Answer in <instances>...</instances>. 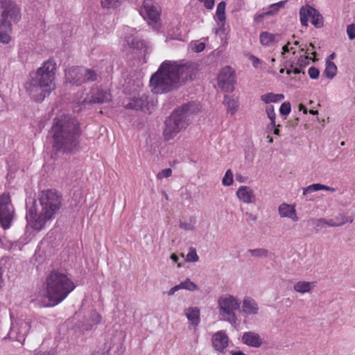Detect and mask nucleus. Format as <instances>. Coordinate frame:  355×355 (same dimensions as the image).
Wrapping results in <instances>:
<instances>
[{
  "mask_svg": "<svg viewBox=\"0 0 355 355\" xmlns=\"http://www.w3.org/2000/svg\"><path fill=\"white\" fill-rule=\"evenodd\" d=\"M197 71L198 64L194 62L185 60H165L151 76L149 87L153 94H166L192 80Z\"/></svg>",
  "mask_w": 355,
  "mask_h": 355,
  "instance_id": "f257e3e1",
  "label": "nucleus"
},
{
  "mask_svg": "<svg viewBox=\"0 0 355 355\" xmlns=\"http://www.w3.org/2000/svg\"><path fill=\"white\" fill-rule=\"evenodd\" d=\"M53 146L57 150L71 153L78 150L80 130L78 120L61 113L53 120L51 128Z\"/></svg>",
  "mask_w": 355,
  "mask_h": 355,
  "instance_id": "f03ea898",
  "label": "nucleus"
},
{
  "mask_svg": "<svg viewBox=\"0 0 355 355\" xmlns=\"http://www.w3.org/2000/svg\"><path fill=\"white\" fill-rule=\"evenodd\" d=\"M57 68L55 60L50 58L43 62L36 71L30 73L26 89L35 101H43L55 89Z\"/></svg>",
  "mask_w": 355,
  "mask_h": 355,
  "instance_id": "7ed1b4c3",
  "label": "nucleus"
},
{
  "mask_svg": "<svg viewBox=\"0 0 355 355\" xmlns=\"http://www.w3.org/2000/svg\"><path fill=\"white\" fill-rule=\"evenodd\" d=\"M60 199L57 192L48 189L43 191L39 197V203L34 202L27 207L26 220L28 227L41 230L60 209Z\"/></svg>",
  "mask_w": 355,
  "mask_h": 355,
  "instance_id": "20e7f679",
  "label": "nucleus"
},
{
  "mask_svg": "<svg viewBox=\"0 0 355 355\" xmlns=\"http://www.w3.org/2000/svg\"><path fill=\"white\" fill-rule=\"evenodd\" d=\"M75 288L67 275L53 270L46 275L44 287L38 291V296L47 299L49 306H55L62 302Z\"/></svg>",
  "mask_w": 355,
  "mask_h": 355,
  "instance_id": "39448f33",
  "label": "nucleus"
},
{
  "mask_svg": "<svg viewBox=\"0 0 355 355\" xmlns=\"http://www.w3.org/2000/svg\"><path fill=\"white\" fill-rule=\"evenodd\" d=\"M21 19L20 6L14 0H0V42L8 44L11 41L12 26Z\"/></svg>",
  "mask_w": 355,
  "mask_h": 355,
  "instance_id": "423d86ee",
  "label": "nucleus"
},
{
  "mask_svg": "<svg viewBox=\"0 0 355 355\" xmlns=\"http://www.w3.org/2000/svg\"><path fill=\"white\" fill-rule=\"evenodd\" d=\"M198 111L199 107L194 103L184 104L174 110L165 121V128L163 131L164 139H173L179 132L185 130L189 125V116Z\"/></svg>",
  "mask_w": 355,
  "mask_h": 355,
  "instance_id": "0eeeda50",
  "label": "nucleus"
},
{
  "mask_svg": "<svg viewBox=\"0 0 355 355\" xmlns=\"http://www.w3.org/2000/svg\"><path fill=\"white\" fill-rule=\"evenodd\" d=\"M240 307V299L233 294H223L217 300V309L220 320L234 327L239 322L237 312Z\"/></svg>",
  "mask_w": 355,
  "mask_h": 355,
  "instance_id": "6e6552de",
  "label": "nucleus"
},
{
  "mask_svg": "<svg viewBox=\"0 0 355 355\" xmlns=\"http://www.w3.org/2000/svg\"><path fill=\"white\" fill-rule=\"evenodd\" d=\"M65 76L69 83L76 85L96 79V74L94 71L78 67L70 68L66 71Z\"/></svg>",
  "mask_w": 355,
  "mask_h": 355,
  "instance_id": "1a4fd4ad",
  "label": "nucleus"
},
{
  "mask_svg": "<svg viewBox=\"0 0 355 355\" xmlns=\"http://www.w3.org/2000/svg\"><path fill=\"white\" fill-rule=\"evenodd\" d=\"M31 329V320L29 319L19 320L15 322H12V326L7 336L4 337L3 340L10 338L14 340L18 341L23 345L26 336L28 335Z\"/></svg>",
  "mask_w": 355,
  "mask_h": 355,
  "instance_id": "9d476101",
  "label": "nucleus"
},
{
  "mask_svg": "<svg viewBox=\"0 0 355 355\" xmlns=\"http://www.w3.org/2000/svg\"><path fill=\"white\" fill-rule=\"evenodd\" d=\"M110 99L111 95L107 91L98 87L93 88L85 97L82 96L78 99L77 103L81 105L78 111L82 110L83 107L86 108L87 105L92 103H103L108 102Z\"/></svg>",
  "mask_w": 355,
  "mask_h": 355,
  "instance_id": "9b49d317",
  "label": "nucleus"
},
{
  "mask_svg": "<svg viewBox=\"0 0 355 355\" xmlns=\"http://www.w3.org/2000/svg\"><path fill=\"white\" fill-rule=\"evenodd\" d=\"M139 13L143 18L153 28L159 26V10L152 0H144L139 8Z\"/></svg>",
  "mask_w": 355,
  "mask_h": 355,
  "instance_id": "f8f14e48",
  "label": "nucleus"
},
{
  "mask_svg": "<svg viewBox=\"0 0 355 355\" xmlns=\"http://www.w3.org/2000/svg\"><path fill=\"white\" fill-rule=\"evenodd\" d=\"M14 209L8 195L0 196V224L3 229H8L13 218Z\"/></svg>",
  "mask_w": 355,
  "mask_h": 355,
  "instance_id": "ddd939ff",
  "label": "nucleus"
},
{
  "mask_svg": "<svg viewBox=\"0 0 355 355\" xmlns=\"http://www.w3.org/2000/svg\"><path fill=\"white\" fill-rule=\"evenodd\" d=\"M121 37L124 42L131 49L142 50L146 47V42L139 37L135 28L124 26L121 30Z\"/></svg>",
  "mask_w": 355,
  "mask_h": 355,
  "instance_id": "4468645a",
  "label": "nucleus"
},
{
  "mask_svg": "<svg viewBox=\"0 0 355 355\" xmlns=\"http://www.w3.org/2000/svg\"><path fill=\"white\" fill-rule=\"evenodd\" d=\"M218 85L225 92H232L234 90L236 78L234 71L230 67L223 68L218 75Z\"/></svg>",
  "mask_w": 355,
  "mask_h": 355,
  "instance_id": "2eb2a0df",
  "label": "nucleus"
},
{
  "mask_svg": "<svg viewBox=\"0 0 355 355\" xmlns=\"http://www.w3.org/2000/svg\"><path fill=\"white\" fill-rule=\"evenodd\" d=\"M157 101L149 100L148 96L143 94L139 98H133L130 103L125 105V107L129 110H141L144 112L150 113L154 107L156 106Z\"/></svg>",
  "mask_w": 355,
  "mask_h": 355,
  "instance_id": "dca6fc26",
  "label": "nucleus"
},
{
  "mask_svg": "<svg viewBox=\"0 0 355 355\" xmlns=\"http://www.w3.org/2000/svg\"><path fill=\"white\" fill-rule=\"evenodd\" d=\"M240 313L245 318L258 315L259 306L257 302L251 297L246 296L241 301Z\"/></svg>",
  "mask_w": 355,
  "mask_h": 355,
  "instance_id": "f3484780",
  "label": "nucleus"
},
{
  "mask_svg": "<svg viewBox=\"0 0 355 355\" xmlns=\"http://www.w3.org/2000/svg\"><path fill=\"white\" fill-rule=\"evenodd\" d=\"M125 335L123 332H117L110 338V341L106 343L107 352L103 355H120L123 350V344Z\"/></svg>",
  "mask_w": 355,
  "mask_h": 355,
  "instance_id": "a211bd4d",
  "label": "nucleus"
},
{
  "mask_svg": "<svg viewBox=\"0 0 355 355\" xmlns=\"http://www.w3.org/2000/svg\"><path fill=\"white\" fill-rule=\"evenodd\" d=\"M211 343L214 349L220 353H225L229 345L230 338L225 331L216 332L211 338Z\"/></svg>",
  "mask_w": 355,
  "mask_h": 355,
  "instance_id": "6ab92c4d",
  "label": "nucleus"
},
{
  "mask_svg": "<svg viewBox=\"0 0 355 355\" xmlns=\"http://www.w3.org/2000/svg\"><path fill=\"white\" fill-rule=\"evenodd\" d=\"M242 343L250 347L259 348L263 344V340L261 335L253 331H245L241 337Z\"/></svg>",
  "mask_w": 355,
  "mask_h": 355,
  "instance_id": "aec40b11",
  "label": "nucleus"
},
{
  "mask_svg": "<svg viewBox=\"0 0 355 355\" xmlns=\"http://www.w3.org/2000/svg\"><path fill=\"white\" fill-rule=\"evenodd\" d=\"M239 200L245 204H252L256 201L254 191L248 186H241L236 192Z\"/></svg>",
  "mask_w": 355,
  "mask_h": 355,
  "instance_id": "412c9836",
  "label": "nucleus"
},
{
  "mask_svg": "<svg viewBox=\"0 0 355 355\" xmlns=\"http://www.w3.org/2000/svg\"><path fill=\"white\" fill-rule=\"evenodd\" d=\"M299 57L295 64H292L291 68L287 69V73H291L295 74H299L302 71V68L309 64L311 58L308 55L304 54V49L301 48L299 52Z\"/></svg>",
  "mask_w": 355,
  "mask_h": 355,
  "instance_id": "4be33fe9",
  "label": "nucleus"
},
{
  "mask_svg": "<svg viewBox=\"0 0 355 355\" xmlns=\"http://www.w3.org/2000/svg\"><path fill=\"white\" fill-rule=\"evenodd\" d=\"M279 215L281 218H288L294 222L299 220L295 206L293 205L282 203L278 207Z\"/></svg>",
  "mask_w": 355,
  "mask_h": 355,
  "instance_id": "5701e85b",
  "label": "nucleus"
},
{
  "mask_svg": "<svg viewBox=\"0 0 355 355\" xmlns=\"http://www.w3.org/2000/svg\"><path fill=\"white\" fill-rule=\"evenodd\" d=\"M282 39L281 35L274 34L268 31L261 33L260 43L265 46H271L278 43Z\"/></svg>",
  "mask_w": 355,
  "mask_h": 355,
  "instance_id": "b1692460",
  "label": "nucleus"
},
{
  "mask_svg": "<svg viewBox=\"0 0 355 355\" xmlns=\"http://www.w3.org/2000/svg\"><path fill=\"white\" fill-rule=\"evenodd\" d=\"M184 289L189 291H195L198 289V286L193 282L189 278H187L183 282H181L179 284L172 287L168 292V295H173L175 292L179 290Z\"/></svg>",
  "mask_w": 355,
  "mask_h": 355,
  "instance_id": "393cba45",
  "label": "nucleus"
},
{
  "mask_svg": "<svg viewBox=\"0 0 355 355\" xmlns=\"http://www.w3.org/2000/svg\"><path fill=\"white\" fill-rule=\"evenodd\" d=\"M184 314L187 316L189 323L194 327H197L200 322V309L197 306H190L184 310Z\"/></svg>",
  "mask_w": 355,
  "mask_h": 355,
  "instance_id": "a878e982",
  "label": "nucleus"
},
{
  "mask_svg": "<svg viewBox=\"0 0 355 355\" xmlns=\"http://www.w3.org/2000/svg\"><path fill=\"white\" fill-rule=\"evenodd\" d=\"M315 286L314 282L300 281L293 286L294 290L301 294L310 293Z\"/></svg>",
  "mask_w": 355,
  "mask_h": 355,
  "instance_id": "bb28decb",
  "label": "nucleus"
},
{
  "mask_svg": "<svg viewBox=\"0 0 355 355\" xmlns=\"http://www.w3.org/2000/svg\"><path fill=\"white\" fill-rule=\"evenodd\" d=\"M223 103L227 107V112L231 115H234L237 112L239 107L237 98L225 96Z\"/></svg>",
  "mask_w": 355,
  "mask_h": 355,
  "instance_id": "cd10ccee",
  "label": "nucleus"
},
{
  "mask_svg": "<svg viewBox=\"0 0 355 355\" xmlns=\"http://www.w3.org/2000/svg\"><path fill=\"white\" fill-rule=\"evenodd\" d=\"M225 7L226 3L225 1L220 2L216 8V15L214 17L215 21L220 26H223L225 21Z\"/></svg>",
  "mask_w": 355,
  "mask_h": 355,
  "instance_id": "c85d7f7f",
  "label": "nucleus"
},
{
  "mask_svg": "<svg viewBox=\"0 0 355 355\" xmlns=\"http://www.w3.org/2000/svg\"><path fill=\"white\" fill-rule=\"evenodd\" d=\"M315 13V8L311 6H306L304 7L302 6L300 10V19L301 24L303 26H308V21L309 19L311 18V15Z\"/></svg>",
  "mask_w": 355,
  "mask_h": 355,
  "instance_id": "c756f323",
  "label": "nucleus"
},
{
  "mask_svg": "<svg viewBox=\"0 0 355 355\" xmlns=\"http://www.w3.org/2000/svg\"><path fill=\"white\" fill-rule=\"evenodd\" d=\"M320 190H324L331 192H334L336 191L334 187H328L321 184H313L304 189L303 195L306 196L312 192L318 191Z\"/></svg>",
  "mask_w": 355,
  "mask_h": 355,
  "instance_id": "7c9ffc66",
  "label": "nucleus"
},
{
  "mask_svg": "<svg viewBox=\"0 0 355 355\" xmlns=\"http://www.w3.org/2000/svg\"><path fill=\"white\" fill-rule=\"evenodd\" d=\"M284 99L282 94L267 93L261 96V100L266 104L277 103Z\"/></svg>",
  "mask_w": 355,
  "mask_h": 355,
  "instance_id": "2f4dec72",
  "label": "nucleus"
},
{
  "mask_svg": "<svg viewBox=\"0 0 355 355\" xmlns=\"http://www.w3.org/2000/svg\"><path fill=\"white\" fill-rule=\"evenodd\" d=\"M101 320L102 317L98 313H97L96 311H92L89 313L88 318H87L85 329H88L89 328H91L92 326L101 322Z\"/></svg>",
  "mask_w": 355,
  "mask_h": 355,
  "instance_id": "473e14b6",
  "label": "nucleus"
},
{
  "mask_svg": "<svg viewBox=\"0 0 355 355\" xmlns=\"http://www.w3.org/2000/svg\"><path fill=\"white\" fill-rule=\"evenodd\" d=\"M266 113L267 114L268 118L269 119L270 123L268 125V128L270 127L272 128H275L277 126L276 124V114L275 112V108L272 105H268L266 107Z\"/></svg>",
  "mask_w": 355,
  "mask_h": 355,
  "instance_id": "72a5a7b5",
  "label": "nucleus"
},
{
  "mask_svg": "<svg viewBox=\"0 0 355 355\" xmlns=\"http://www.w3.org/2000/svg\"><path fill=\"white\" fill-rule=\"evenodd\" d=\"M124 0H101V4L104 9H116L119 7Z\"/></svg>",
  "mask_w": 355,
  "mask_h": 355,
  "instance_id": "f704fd0d",
  "label": "nucleus"
},
{
  "mask_svg": "<svg viewBox=\"0 0 355 355\" xmlns=\"http://www.w3.org/2000/svg\"><path fill=\"white\" fill-rule=\"evenodd\" d=\"M336 71H337V67L336 66V64L332 62H327L326 63V68H325V70H324V74L325 76L330 78V79H332L336 74Z\"/></svg>",
  "mask_w": 355,
  "mask_h": 355,
  "instance_id": "c9c22d12",
  "label": "nucleus"
},
{
  "mask_svg": "<svg viewBox=\"0 0 355 355\" xmlns=\"http://www.w3.org/2000/svg\"><path fill=\"white\" fill-rule=\"evenodd\" d=\"M311 22L314 26L320 28L323 26V17L316 9L315 13L313 12L311 15Z\"/></svg>",
  "mask_w": 355,
  "mask_h": 355,
  "instance_id": "e433bc0d",
  "label": "nucleus"
},
{
  "mask_svg": "<svg viewBox=\"0 0 355 355\" xmlns=\"http://www.w3.org/2000/svg\"><path fill=\"white\" fill-rule=\"evenodd\" d=\"M27 243L28 242L26 241L24 239L21 238L18 241L10 242L9 243L8 250L11 252L21 250L23 246Z\"/></svg>",
  "mask_w": 355,
  "mask_h": 355,
  "instance_id": "4c0bfd02",
  "label": "nucleus"
},
{
  "mask_svg": "<svg viewBox=\"0 0 355 355\" xmlns=\"http://www.w3.org/2000/svg\"><path fill=\"white\" fill-rule=\"evenodd\" d=\"M196 219L190 218L188 220H182L180 223V227L185 230H192L196 225Z\"/></svg>",
  "mask_w": 355,
  "mask_h": 355,
  "instance_id": "58836bf2",
  "label": "nucleus"
},
{
  "mask_svg": "<svg viewBox=\"0 0 355 355\" xmlns=\"http://www.w3.org/2000/svg\"><path fill=\"white\" fill-rule=\"evenodd\" d=\"M234 182V175L231 169H228L222 179V184L225 187H230Z\"/></svg>",
  "mask_w": 355,
  "mask_h": 355,
  "instance_id": "ea45409f",
  "label": "nucleus"
},
{
  "mask_svg": "<svg viewBox=\"0 0 355 355\" xmlns=\"http://www.w3.org/2000/svg\"><path fill=\"white\" fill-rule=\"evenodd\" d=\"M286 1H282L270 6L269 10L266 12V15H274L277 12L280 8H283Z\"/></svg>",
  "mask_w": 355,
  "mask_h": 355,
  "instance_id": "a19ab883",
  "label": "nucleus"
},
{
  "mask_svg": "<svg viewBox=\"0 0 355 355\" xmlns=\"http://www.w3.org/2000/svg\"><path fill=\"white\" fill-rule=\"evenodd\" d=\"M297 45H299V42H297V41H295L293 44L288 42L286 45H284L282 47V55L285 58L286 57L285 55L287 53H289L290 51H292L293 53L295 54V49L294 46H297Z\"/></svg>",
  "mask_w": 355,
  "mask_h": 355,
  "instance_id": "79ce46f5",
  "label": "nucleus"
},
{
  "mask_svg": "<svg viewBox=\"0 0 355 355\" xmlns=\"http://www.w3.org/2000/svg\"><path fill=\"white\" fill-rule=\"evenodd\" d=\"M189 48L192 51L200 53L205 48V44L202 42L195 41L190 44Z\"/></svg>",
  "mask_w": 355,
  "mask_h": 355,
  "instance_id": "37998d69",
  "label": "nucleus"
},
{
  "mask_svg": "<svg viewBox=\"0 0 355 355\" xmlns=\"http://www.w3.org/2000/svg\"><path fill=\"white\" fill-rule=\"evenodd\" d=\"M186 260L188 262H197L199 260V257L196 250L193 248H190L186 257Z\"/></svg>",
  "mask_w": 355,
  "mask_h": 355,
  "instance_id": "c03bdc74",
  "label": "nucleus"
},
{
  "mask_svg": "<svg viewBox=\"0 0 355 355\" xmlns=\"http://www.w3.org/2000/svg\"><path fill=\"white\" fill-rule=\"evenodd\" d=\"M248 252L254 257H266L268 255V250L263 248L250 249Z\"/></svg>",
  "mask_w": 355,
  "mask_h": 355,
  "instance_id": "a18cd8bd",
  "label": "nucleus"
},
{
  "mask_svg": "<svg viewBox=\"0 0 355 355\" xmlns=\"http://www.w3.org/2000/svg\"><path fill=\"white\" fill-rule=\"evenodd\" d=\"M291 105L289 102L283 103L279 108V112L283 116H287L291 113Z\"/></svg>",
  "mask_w": 355,
  "mask_h": 355,
  "instance_id": "49530a36",
  "label": "nucleus"
},
{
  "mask_svg": "<svg viewBox=\"0 0 355 355\" xmlns=\"http://www.w3.org/2000/svg\"><path fill=\"white\" fill-rule=\"evenodd\" d=\"M319 223H324V224L329 227H339L343 225V222L336 223L334 218H331L329 220L324 218H319Z\"/></svg>",
  "mask_w": 355,
  "mask_h": 355,
  "instance_id": "de8ad7c7",
  "label": "nucleus"
},
{
  "mask_svg": "<svg viewBox=\"0 0 355 355\" xmlns=\"http://www.w3.org/2000/svg\"><path fill=\"white\" fill-rule=\"evenodd\" d=\"M172 175V170L171 168H165L162 170L157 174V178L158 180H162L164 178H168Z\"/></svg>",
  "mask_w": 355,
  "mask_h": 355,
  "instance_id": "09e8293b",
  "label": "nucleus"
},
{
  "mask_svg": "<svg viewBox=\"0 0 355 355\" xmlns=\"http://www.w3.org/2000/svg\"><path fill=\"white\" fill-rule=\"evenodd\" d=\"M334 218L336 220V223L343 222V225L346 224L348 222L352 223V221H353V219L349 220L348 218L345 214H338Z\"/></svg>",
  "mask_w": 355,
  "mask_h": 355,
  "instance_id": "8fccbe9b",
  "label": "nucleus"
},
{
  "mask_svg": "<svg viewBox=\"0 0 355 355\" xmlns=\"http://www.w3.org/2000/svg\"><path fill=\"white\" fill-rule=\"evenodd\" d=\"M308 74L311 79H317L319 77L320 71L314 67H311L308 70Z\"/></svg>",
  "mask_w": 355,
  "mask_h": 355,
  "instance_id": "3c124183",
  "label": "nucleus"
},
{
  "mask_svg": "<svg viewBox=\"0 0 355 355\" xmlns=\"http://www.w3.org/2000/svg\"><path fill=\"white\" fill-rule=\"evenodd\" d=\"M249 60H250L252 66L256 69L259 68L261 64H262V61L259 58L253 55H250L249 56Z\"/></svg>",
  "mask_w": 355,
  "mask_h": 355,
  "instance_id": "603ef678",
  "label": "nucleus"
},
{
  "mask_svg": "<svg viewBox=\"0 0 355 355\" xmlns=\"http://www.w3.org/2000/svg\"><path fill=\"white\" fill-rule=\"evenodd\" d=\"M347 33L350 40L355 38V25L350 24L347 28Z\"/></svg>",
  "mask_w": 355,
  "mask_h": 355,
  "instance_id": "864d4df0",
  "label": "nucleus"
},
{
  "mask_svg": "<svg viewBox=\"0 0 355 355\" xmlns=\"http://www.w3.org/2000/svg\"><path fill=\"white\" fill-rule=\"evenodd\" d=\"M202 3L205 7L208 10H211L214 8L215 0H198Z\"/></svg>",
  "mask_w": 355,
  "mask_h": 355,
  "instance_id": "5fc2aeb1",
  "label": "nucleus"
},
{
  "mask_svg": "<svg viewBox=\"0 0 355 355\" xmlns=\"http://www.w3.org/2000/svg\"><path fill=\"white\" fill-rule=\"evenodd\" d=\"M168 35L171 36L172 39L180 40V33L179 31V29H177V31L174 33L168 32Z\"/></svg>",
  "mask_w": 355,
  "mask_h": 355,
  "instance_id": "6e6d98bb",
  "label": "nucleus"
},
{
  "mask_svg": "<svg viewBox=\"0 0 355 355\" xmlns=\"http://www.w3.org/2000/svg\"><path fill=\"white\" fill-rule=\"evenodd\" d=\"M280 126V125H277L275 128H272L271 127L270 128H268L269 130H273V134L275 135H279V129L278 128Z\"/></svg>",
  "mask_w": 355,
  "mask_h": 355,
  "instance_id": "4d7b16f0",
  "label": "nucleus"
},
{
  "mask_svg": "<svg viewBox=\"0 0 355 355\" xmlns=\"http://www.w3.org/2000/svg\"><path fill=\"white\" fill-rule=\"evenodd\" d=\"M310 47H311L312 49L313 48V46L312 45V44H309V48H307V49H306V51H304V54H305V55H308L309 56V55H310V54H313V55H315V52H311V49H309Z\"/></svg>",
  "mask_w": 355,
  "mask_h": 355,
  "instance_id": "13d9d810",
  "label": "nucleus"
},
{
  "mask_svg": "<svg viewBox=\"0 0 355 355\" xmlns=\"http://www.w3.org/2000/svg\"><path fill=\"white\" fill-rule=\"evenodd\" d=\"M230 354L231 355H246L245 353H243L241 350H236V351L232 350V351H230Z\"/></svg>",
  "mask_w": 355,
  "mask_h": 355,
  "instance_id": "bf43d9fd",
  "label": "nucleus"
},
{
  "mask_svg": "<svg viewBox=\"0 0 355 355\" xmlns=\"http://www.w3.org/2000/svg\"><path fill=\"white\" fill-rule=\"evenodd\" d=\"M35 355H53L50 352L37 351Z\"/></svg>",
  "mask_w": 355,
  "mask_h": 355,
  "instance_id": "052dcab7",
  "label": "nucleus"
},
{
  "mask_svg": "<svg viewBox=\"0 0 355 355\" xmlns=\"http://www.w3.org/2000/svg\"><path fill=\"white\" fill-rule=\"evenodd\" d=\"M170 258L174 263H177L179 259L178 257L175 254H172Z\"/></svg>",
  "mask_w": 355,
  "mask_h": 355,
  "instance_id": "680f3d73",
  "label": "nucleus"
},
{
  "mask_svg": "<svg viewBox=\"0 0 355 355\" xmlns=\"http://www.w3.org/2000/svg\"><path fill=\"white\" fill-rule=\"evenodd\" d=\"M315 223L318 227L322 228L325 224L324 223H319V219L314 220Z\"/></svg>",
  "mask_w": 355,
  "mask_h": 355,
  "instance_id": "e2e57ef3",
  "label": "nucleus"
},
{
  "mask_svg": "<svg viewBox=\"0 0 355 355\" xmlns=\"http://www.w3.org/2000/svg\"><path fill=\"white\" fill-rule=\"evenodd\" d=\"M248 215L249 218L252 220H255L257 219V217L254 215H253L252 214H248Z\"/></svg>",
  "mask_w": 355,
  "mask_h": 355,
  "instance_id": "0e129e2a",
  "label": "nucleus"
},
{
  "mask_svg": "<svg viewBox=\"0 0 355 355\" xmlns=\"http://www.w3.org/2000/svg\"><path fill=\"white\" fill-rule=\"evenodd\" d=\"M2 283H3L2 271H1V268H0V287L1 286Z\"/></svg>",
  "mask_w": 355,
  "mask_h": 355,
  "instance_id": "69168bd1",
  "label": "nucleus"
},
{
  "mask_svg": "<svg viewBox=\"0 0 355 355\" xmlns=\"http://www.w3.org/2000/svg\"><path fill=\"white\" fill-rule=\"evenodd\" d=\"M281 73H283L284 72V69H280V71H279Z\"/></svg>",
  "mask_w": 355,
  "mask_h": 355,
  "instance_id": "338daca9",
  "label": "nucleus"
},
{
  "mask_svg": "<svg viewBox=\"0 0 355 355\" xmlns=\"http://www.w3.org/2000/svg\"><path fill=\"white\" fill-rule=\"evenodd\" d=\"M269 142H270V143H272V142H273V139H272V138H270V139H269Z\"/></svg>",
  "mask_w": 355,
  "mask_h": 355,
  "instance_id": "774afa93",
  "label": "nucleus"
}]
</instances>
